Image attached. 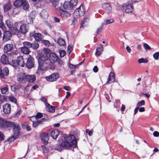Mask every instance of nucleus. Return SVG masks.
<instances>
[{
  "mask_svg": "<svg viewBox=\"0 0 159 159\" xmlns=\"http://www.w3.org/2000/svg\"><path fill=\"white\" fill-rule=\"evenodd\" d=\"M26 75L21 73L18 74L17 76V80L20 83H24L25 82Z\"/></svg>",
  "mask_w": 159,
  "mask_h": 159,
  "instance_id": "nucleus-12",
  "label": "nucleus"
},
{
  "mask_svg": "<svg viewBox=\"0 0 159 159\" xmlns=\"http://www.w3.org/2000/svg\"><path fill=\"white\" fill-rule=\"evenodd\" d=\"M55 107L54 106H51L50 107V106H47V107H46V110L48 111L53 113L55 111Z\"/></svg>",
  "mask_w": 159,
  "mask_h": 159,
  "instance_id": "nucleus-33",
  "label": "nucleus"
},
{
  "mask_svg": "<svg viewBox=\"0 0 159 159\" xmlns=\"http://www.w3.org/2000/svg\"><path fill=\"white\" fill-rule=\"evenodd\" d=\"M23 8L25 10H27L29 7V5L26 0H25V1L23 2Z\"/></svg>",
  "mask_w": 159,
  "mask_h": 159,
  "instance_id": "nucleus-35",
  "label": "nucleus"
},
{
  "mask_svg": "<svg viewBox=\"0 0 159 159\" xmlns=\"http://www.w3.org/2000/svg\"><path fill=\"white\" fill-rule=\"evenodd\" d=\"M58 0H51V2L53 5L55 7L57 6L58 4Z\"/></svg>",
  "mask_w": 159,
  "mask_h": 159,
  "instance_id": "nucleus-52",
  "label": "nucleus"
},
{
  "mask_svg": "<svg viewBox=\"0 0 159 159\" xmlns=\"http://www.w3.org/2000/svg\"><path fill=\"white\" fill-rule=\"evenodd\" d=\"M36 80V77L34 75H26L25 80L30 83L33 82Z\"/></svg>",
  "mask_w": 159,
  "mask_h": 159,
  "instance_id": "nucleus-21",
  "label": "nucleus"
},
{
  "mask_svg": "<svg viewBox=\"0 0 159 159\" xmlns=\"http://www.w3.org/2000/svg\"><path fill=\"white\" fill-rule=\"evenodd\" d=\"M51 50L48 48H45L43 50L44 54H46V55H48V54L49 55L50 53Z\"/></svg>",
  "mask_w": 159,
  "mask_h": 159,
  "instance_id": "nucleus-48",
  "label": "nucleus"
},
{
  "mask_svg": "<svg viewBox=\"0 0 159 159\" xmlns=\"http://www.w3.org/2000/svg\"><path fill=\"white\" fill-rule=\"evenodd\" d=\"M35 116L36 119L40 118L43 117V114L41 113H38Z\"/></svg>",
  "mask_w": 159,
  "mask_h": 159,
  "instance_id": "nucleus-56",
  "label": "nucleus"
},
{
  "mask_svg": "<svg viewBox=\"0 0 159 159\" xmlns=\"http://www.w3.org/2000/svg\"><path fill=\"white\" fill-rule=\"evenodd\" d=\"M89 18L87 17H84L83 20L82 21L81 26H83L84 24L89 20Z\"/></svg>",
  "mask_w": 159,
  "mask_h": 159,
  "instance_id": "nucleus-46",
  "label": "nucleus"
},
{
  "mask_svg": "<svg viewBox=\"0 0 159 159\" xmlns=\"http://www.w3.org/2000/svg\"><path fill=\"white\" fill-rule=\"evenodd\" d=\"M9 70L7 67H5L3 69V73H4V76H7L9 74Z\"/></svg>",
  "mask_w": 159,
  "mask_h": 159,
  "instance_id": "nucleus-42",
  "label": "nucleus"
},
{
  "mask_svg": "<svg viewBox=\"0 0 159 159\" xmlns=\"http://www.w3.org/2000/svg\"><path fill=\"white\" fill-rule=\"evenodd\" d=\"M21 50L22 52L25 54H28L30 52L28 48H26L24 46L21 47Z\"/></svg>",
  "mask_w": 159,
  "mask_h": 159,
  "instance_id": "nucleus-32",
  "label": "nucleus"
},
{
  "mask_svg": "<svg viewBox=\"0 0 159 159\" xmlns=\"http://www.w3.org/2000/svg\"><path fill=\"white\" fill-rule=\"evenodd\" d=\"M48 65L46 62H39L38 69L42 70H44L48 67Z\"/></svg>",
  "mask_w": 159,
  "mask_h": 159,
  "instance_id": "nucleus-22",
  "label": "nucleus"
},
{
  "mask_svg": "<svg viewBox=\"0 0 159 159\" xmlns=\"http://www.w3.org/2000/svg\"><path fill=\"white\" fill-rule=\"evenodd\" d=\"M3 112L5 114H8L11 112V106L8 103L4 104L2 107Z\"/></svg>",
  "mask_w": 159,
  "mask_h": 159,
  "instance_id": "nucleus-14",
  "label": "nucleus"
},
{
  "mask_svg": "<svg viewBox=\"0 0 159 159\" xmlns=\"http://www.w3.org/2000/svg\"><path fill=\"white\" fill-rule=\"evenodd\" d=\"M4 137L3 134L0 131V138L1 140H3L4 139Z\"/></svg>",
  "mask_w": 159,
  "mask_h": 159,
  "instance_id": "nucleus-60",
  "label": "nucleus"
},
{
  "mask_svg": "<svg viewBox=\"0 0 159 159\" xmlns=\"http://www.w3.org/2000/svg\"><path fill=\"white\" fill-rule=\"evenodd\" d=\"M114 22V20L113 19H110V20H105L103 24L107 25L113 23Z\"/></svg>",
  "mask_w": 159,
  "mask_h": 159,
  "instance_id": "nucleus-39",
  "label": "nucleus"
},
{
  "mask_svg": "<svg viewBox=\"0 0 159 159\" xmlns=\"http://www.w3.org/2000/svg\"><path fill=\"white\" fill-rule=\"evenodd\" d=\"M159 57V52H157L154 53L153 55V57L156 60H157Z\"/></svg>",
  "mask_w": 159,
  "mask_h": 159,
  "instance_id": "nucleus-49",
  "label": "nucleus"
},
{
  "mask_svg": "<svg viewBox=\"0 0 159 159\" xmlns=\"http://www.w3.org/2000/svg\"><path fill=\"white\" fill-rule=\"evenodd\" d=\"M28 20L29 21H28V20H27V22L28 23H32L33 20V18L30 17H28Z\"/></svg>",
  "mask_w": 159,
  "mask_h": 159,
  "instance_id": "nucleus-61",
  "label": "nucleus"
},
{
  "mask_svg": "<svg viewBox=\"0 0 159 159\" xmlns=\"http://www.w3.org/2000/svg\"><path fill=\"white\" fill-rule=\"evenodd\" d=\"M59 54L60 57H63L66 55V53L64 50H61L59 51Z\"/></svg>",
  "mask_w": 159,
  "mask_h": 159,
  "instance_id": "nucleus-54",
  "label": "nucleus"
},
{
  "mask_svg": "<svg viewBox=\"0 0 159 159\" xmlns=\"http://www.w3.org/2000/svg\"><path fill=\"white\" fill-rule=\"evenodd\" d=\"M2 16L0 14V27H2L3 26V23L2 20Z\"/></svg>",
  "mask_w": 159,
  "mask_h": 159,
  "instance_id": "nucleus-59",
  "label": "nucleus"
},
{
  "mask_svg": "<svg viewBox=\"0 0 159 159\" xmlns=\"http://www.w3.org/2000/svg\"><path fill=\"white\" fill-rule=\"evenodd\" d=\"M34 58L31 56H29V57L27 59L26 64V66L28 69H30L34 66Z\"/></svg>",
  "mask_w": 159,
  "mask_h": 159,
  "instance_id": "nucleus-5",
  "label": "nucleus"
},
{
  "mask_svg": "<svg viewBox=\"0 0 159 159\" xmlns=\"http://www.w3.org/2000/svg\"><path fill=\"white\" fill-rule=\"evenodd\" d=\"M78 0H70V2L74 7L78 3Z\"/></svg>",
  "mask_w": 159,
  "mask_h": 159,
  "instance_id": "nucleus-45",
  "label": "nucleus"
},
{
  "mask_svg": "<svg viewBox=\"0 0 159 159\" xmlns=\"http://www.w3.org/2000/svg\"><path fill=\"white\" fill-rule=\"evenodd\" d=\"M13 48L12 44H7L4 46V50L5 52L7 53L11 51Z\"/></svg>",
  "mask_w": 159,
  "mask_h": 159,
  "instance_id": "nucleus-25",
  "label": "nucleus"
},
{
  "mask_svg": "<svg viewBox=\"0 0 159 159\" xmlns=\"http://www.w3.org/2000/svg\"><path fill=\"white\" fill-rule=\"evenodd\" d=\"M50 135L53 139H56L59 135V132L57 130H52L50 132Z\"/></svg>",
  "mask_w": 159,
  "mask_h": 159,
  "instance_id": "nucleus-23",
  "label": "nucleus"
},
{
  "mask_svg": "<svg viewBox=\"0 0 159 159\" xmlns=\"http://www.w3.org/2000/svg\"><path fill=\"white\" fill-rule=\"evenodd\" d=\"M72 47L73 46L72 45H69L68 47V52H69V53L70 54L72 50Z\"/></svg>",
  "mask_w": 159,
  "mask_h": 159,
  "instance_id": "nucleus-58",
  "label": "nucleus"
},
{
  "mask_svg": "<svg viewBox=\"0 0 159 159\" xmlns=\"http://www.w3.org/2000/svg\"><path fill=\"white\" fill-rule=\"evenodd\" d=\"M10 64L14 67H17L18 66L16 60H12L10 62Z\"/></svg>",
  "mask_w": 159,
  "mask_h": 159,
  "instance_id": "nucleus-40",
  "label": "nucleus"
},
{
  "mask_svg": "<svg viewBox=\"0 0 159 159\" xmlns=\"http://www.w3.org/2000/svg\"><path fill=\"white\" fill-rule=\"evenodd\" d=\"M10 121H6L2 118H0V126L2 128H7L8 127L9 125L11 124Z\"/></svg>",
  "mask_w": 159,
  "mask_h": 159,
  "instance_id": "nucleus-9",
  "label": "nucleus"
},
{
  "mask_svg": "<svg viewBox=\"0 0 159 159\" xmlns=\"http://www.w3.org/2000/svg\"><path fill=\"white\" fill-rule=\"evenodd\" d=\"M24 46L26 48H31L32 43L29 42H25L23 43Z\"/></svg>",
  "mask_w": 159,
  "mask_h": 159,
  "instance_id": "nucleus-38",
  "label": "nucleus"
},
{
  "mask_svg": "<svg viewBox=\"0 0 159 159\" xmlns=\"http://www.w3.org/2000/svg\"><path fill=\"white\" fill-rule=\"evenodd\" d=\"M102 7L107 13H109L111 11L112 7L111 5L109 3H106L103 4Z\"/></svg>",
  "mask_w": 159,
  "mask_h": 159,
  "instance_id": "nucleus-17",
  "label": "nucleus"
},
{
  "mask_svg": "<svg viewBox=\"0 0 159 159\" xmlns=\"http://www.w3.org/2000/svg\"><path fill=\"white\" fill-rule=\"evenodd\" d=\"M38 59L39 60L42 61L43 62H45L48 59V57L47 55L46 54H44L43 53H40L38 56Z\"/></svg>",
  "mask_w": 159,
  "mask_h": 159,
  "instance_id": "nucleus-18",
  "label": "nucleus"
},
{
  "mask_svg": "<svg viewBox=\"0 0 159 159\" xmlns=\"http://www.w3.org/2000/svg\"><path fill=\"white\" fill-rule=\"evenodd\" d=\"M30 37H33L35 40L38 41H41L42 39V35L40 33H34V32H32L30 34Z\"/></svg>",
  "mask_w": 159,
  "mask_h": 159,
  "instance_id": "nucleus-8",
  "label": "nucleus"
},
{
  "mask_svg": "<svg viewBox=\"0 0 159 159\" xmlns=\"http://www.w3.org/2000/svg\"><path fill=\"white\" fill-rule=\"evenodd\" d=\"M44 119L43 118L42 119L40 120H34V121H33V125L34 127H36L38 126V125L44 121Z\"/></svg>",
  "mask_w": 159,
  "mask_h": 159,
  "instance_id": "nucleus-30",
  "label": "nucleus"
},
{
  "mask_svg": "<svg viewBox=\"0 0 159 159\" xmlns=\"http://www.w3.org/2000/svg\"><path fill=\"white\" fill-rule=\"evenodd\" d=\"M139 111L140 112H143L145 111V110L144 107H142L139 108Z\"/></svg>",
  "mask_w": 159,
  "mask_h": 159,
  "instance_id": "nucleus-63",
  "label": "nucleus"
},
{
  "mask_svg": "<svg viewBox=\"0 0 159 159\" xmlns=\"http://www.w3.org/2000/svg\"><path fill=\"white\" fill-rule=\"evenodd\" d=\"M11 36L12 34L10 31H5L3 34V40L5 41L8 40L10 39Z\"/></svg>",
  "mask_w": 159,
  "mask_h": 159,
  "instance_id": "nucleus-15",
  "label": "nucleus"
},
{
  "mask_svg": "<svg viewBox=\"0 0 159 159\" xmlns=\"http://www.w3.org/2000/svg\"><path fill=\"white\" fill-rule=\"evenodd\" d=\"M61 144L62 147L66 149L70 148H75L77 146V143L72 144L65 141L62 142Z\"/></svg>",
  "mask_w": 159,
  "mask_h": 159,
  "instance_id": "nucleus-7",
  "label": "nucleus"
},
{
  "mask_svg": "<svg viewBox=\"0 0 159 159\" xmlns=\"http://www.w3.org/2000/svg\"><path fill=\"white\" fill-rule=\"evenodd\" d=\"M39 44L38 43H32L31 48L34 49H36L39 47Z\"/></svg>",
  "mask_w": 159,
  "mask_h": 159,
  "instance_id": "nucleus-41",
  "label": "nucleus"
},
{
  "mask_svg": "<svg viewBox=\"0 0 159 159\" xmlns=\"http://www.w3.org/2000/svg\"><path fill=\"white\" fill-rule=\"evenodd\" d=\"M64 8L68 10H71L74 7L72 5L70 2L68 1H66L63 4Z\"/></svg>",
  "mask_w": 159,
  "mask_h": 159,
  "instance_id": "nucleus-16",
  "label": "nucleus"
},
{
  "mask_svg": "<svg viewBox=\"0 0 159 159\" xmlns=\"http://www.w3.org/2000/svg\"><path fill=\"white\" fill-rule=\"evenodd\" d=\"M16 60L17 62V63H18V66H19L22 67H24L25 64L23 61V58L22 57H18L17 58Z\"/></svg>",
  "mask_w": 159,
  "mask_h": 159,
  "instance_id": "nucleus-24",
  "label": "nucleus"
},
{
  "mask_svg": "<svg viewBox=\"0 0 159 159\" xmlns=\"http://www.w3.org/2000/svg\"><path fill=\"white\" fill-rule=\"evenodd\" d=\"M40 15L41 17L47 19L48 16V12L45 10H43L40 13Z\"/></svg>",
  "mask_w": 159,
  "mask_h": 159,
  "instance_id": "nucleus-31",
  "label": "nucleus"
},
{
  "mask_svg": "<svg viewBox=\"0 0 159 159\" xmlns=\"http://www.w3.org/2000/svg\"><path fill=\"white\" fill-rule=\"evenodd\" d=\"M153 135L154 136L157 137L159 136V133L157 131H155L153 133Z\"/></svg>",
  "mask_w": 159,
  "mask_h": 159,
  "instance_id": "nucleus-62",
  "label": "nucleus"
},
{
  "mask_svg": "<svg viewBox=\"0 0 159 159\" xmlns=\"http://www.w3.org/2000/svg\"><path fill=\"white\" fill-rule=\"evenodd\" d=\"M8 86L4 87L1 89V91L2 93L5 94L8 91Z\"/></svg>",
  "mask_w": 159,
  "mask_h": 159,
  "instance_id": "nucleus-37",
  "label": "nucleus"
},
{
  "mask_svg": "<svg viewBox=\"0 0 159 159\" xmlns=\"http://www.w3.org/2000/svg\"><path fill=\"white\" fill-rule=\"evenodd\" d=\"M103 25L102 24L100 27H99L98 29L96 32V35H97L99 32L101 31L103 28Z\"/></svg>",
  "mask_w": 159,
  "mask_h": 159,
  "instance_id": "nucleus-55",
  "label": "nucleus"
},
{
  "mask_svg": "<svg viewBox=\"0 0 159 159\" xmlns=\"http://www.w3.org/2000/svg\"><path fill=\"white\" fill-rule=\"evenodd\" d=\"M11 7V5L10 2H8L5 4L3 6L4 11L5 12H7L10 10Z\"/></svg>",
  "mask_w": 159,
  "mask_h": 159,
  "instance_id": "nucleus-28",
  "label": "nucleus"
},
{
  "mask_svg": "<svg viewBox=\"0 0 159 159\" xmlns=\"http://www.w3.org/2000/svg\"><path fill=\"white\" fill-rule=\"evenodd\" d=\"M11 124L8 127L13 128L14 135L11 138H9V140L10 141H13L19 136L20 127L17 123L12 121H11Z\"/></svg>",
  "mask_w": 159,
  "mask_h": 159,
  "instance_id": "nucleus-1",
  "label": "nucleus"
},
{
  "mask_svg": "<svg viewBox=\"0 0 159 159\" xmlns=\"http://www.w3.org/2000/svg\"><path fill=\"white\" fill-rule=\"evenodd\" d=\"M59 77V75L57 73H54L51 75L45 77L46 80L49 82H53L56 81Z\"/></svg>",
  "mask_w": 159,
  "mask_h": 159,
  "instance_id": "nucleus-3",
  "label": "nucleus"
},
{
  "mask_svg": "<svg viewBox=\"0 0 159 159\" xmlns=\"http://www.w3.org/2000/svg\"><path fill=\"white\" fill-rule=\"evenodd\" d=\"M8 99L10 101H11L12 102H13L15 103H16V99L14 97H13V96L9 97L8 98Z\"/></svg>",
  "mask_w": 159,
  "mask_h": 159,
  "instance_id": "nucleus-47",
  "label": "nucleus"
},
{
  "mask_svg": "<svg viewBox=\"0 0 159 159\" xmlns=\"http://www.w3.org/2000/svg\"><path fill=\"white\" fill-rule=\"evenodd\" d=\"M41 139L43 143L47 145L48 143V134L47 132L42 133L41 135Z\"/></svg>",
  "mask_w": 159,
  "mask_h": 159,
  "instance_id": "nucleus-10",
  "label": "nucleus"
},
{
  "mask_svg": "<svg viewBox=\"0 0 159 159\" xmlns=\"http://www.w3.org/2000/svg\"><path fill=\"white\" fill-rule=\"evenodd\" d=\"M41 100L43 102H44L46 106H49L50 104L48 103L47 102V99L46 98L44 97H42L41 98Z\"/></svg>",
  "mask_w": 159,
  "mask_h": 159,
  "instance_id": "nucleus-51",
  "label": "nucleus"
},
{
  "mask_svg": "<svg viewBox=\"0 0 159 159\" xmlns=\"http://www.w3.org/2000/svg\"><path fill=\"white\" fill-rule=\"evenodd\" d=\"M29 125V124L28 122H24L22 124V127L23 129H25L26 127Z\"/></svg>",
  "mask_w": 159,
  "mask_h": 159,
  "instance_id": "nucleus-53",
  "label": "nucleus"
},
{
  "mask_svg": "<svg viewBox=\"0 0 159 159\" xmlns=\"http://www.w3.org/2000/svg\"><path fill=\"white\" fill-rule=\"evenodd\" d=\"M74 136L73 135H70L67 137H64V141L68 142L73 144L77 143L74 140Z\"/></svg>",
  "mask_w": 159,
  "mask_h": 159,
  "instance_id": "nucleus-13",
  "label": "nucleus"
},
{
  "mask_svg": "<svg viewBox=\"0 0 159 159\" xmlns=\"http://www.w3.org/2000/svg\"><path fill=\"white\" fill-rule=\"evenodd\" d=\"M27 31V29L25 24H22L21 25L19 30V32L22 34H25Z\"/></svg>",
  "mask_w": 159,
  "mask_h": 159,
  "instance_id": "nucleus-20",
  "label": "nucleus"
},
{
  "mask_svg": "<svg viewBox=\"0 0 159 159\" xmlns=\"http://www.w3.org/2000/svg\"><path fill=\"white\" fill-rule=\"evenodd\" d=\"M0 77L2 78H4V73H3L2 68L0 66Z\"/></svg>",
  "mask_w": 159,
  "mask_h": 159,
  "instance_id": "nucleus-57",
  "label": "nucleus"
},
{
  "mask_svg": "<svg viewBox=\"0 0 159 159\" xmlns=\"http://www.w3.org/2000/svg\"><path fill=\"white\" fill-rule=\"evenodd\" d=\"M101 47L98 48H96L95 55L96 57L99 56L103 50L104 48L101 44H100Z\"/></svg>",
  "mask_w": 159,
  "mask_h": 159,
  "instance_id": "nucleus-26",
  "label": "nucleus"
},
{
  "mask_svg": "<svg viewBox=\"0 0 159 159\" xmlns=\"http://www.w3.org/2000/svg\"><path fill=\"white\" fill-rule=\"evenodd\" d=\"M143 47L145 50H150L151 49V48L146 43H143Z\"/></svg>",
  "mask_w": 159,
  "mask_h": 159,
  "instance_id": "nucleus-50",
  "label": "nucleus"
},
{
  "mask_svg": "<svg viewBox=\"0 0 159 159\" xmlns=\"http://www.w3.org/2000/svg\"><path fill=\"white\" fill-rule=\"evenodd\" d=\"M0 61L2 63L4 64L9 63L8 57L5 55H3L1 56Z\"/></svg>",
  "mask_w": 159,
  "mask_h": 159,
  "instance_id": "nucleus-27",
  "label": "nucleus"
},
{
  "mask_svg": "<svg viewBox=\"0 0 159 159\" xmlns=\"http://www.w3.org/2000/svg\"><path fill=\"white\" fill-rule=\"evenodd\" d=\"M148 60L146 58H142L138 60V62L139 63H146L148 62Z\"/></svg>",
  "mask_w": 159,
  "mask_h": 159,
  "instance_id": "nucleus-36",
  "label": "nucleus"
},
{
  "mask_svg": "<svg viewBox=\"0 0 159 159\" xmlns=\"http://www.w3.org/2000/svg\"><path fill=\"white\" fill-rule=\"evenodd\" d=\"M93 71L95 72H97L98 71V68L97 66H95L93 68Z\"/></svg>",
  "mask_w": 159,
  "mask_h": 159,
  "instance_id": "nucleus-64",
  "label": "nucleus"
},
{
  "mask_svg": "<svg viewBox=\"0 0 159 159\" xmlns=\"http://www.w3.org/2000/svg\"><path fill=\"white\" fill-rule=\"evenodd\" d=\"M57 43L61 46H64L65 45V43L64 39L61 38L58 39Z\"/></svg>",
  "mask_w": 159,
  "mask_h": 159,
  "instance_id": "nucleus-34",
  "label": "nucleus"
},
{
  "mask_svg": "<svg viewBox=\"0 0 159 159\" xmlns=\"http://www.w3.org/2000/svg\"><path fill=\"white\" fill-rule=\"evenodd\" d=\"M123 10L126 13L131 12L133 10V6L129 3L124 4L123 6Z\"/></svg>",
  "mask_w": 159,
  "mask_h": 159,
  "instance_id": "nucleus-4",
  "label": "nucleus"
},
{
  "mask_svg": "<svg viewBox=\"0 0 159 159\" xmlns=\"http://www.w3.org/2000/svg\"><path fill=\"white\" fill-rule=\"evenodd\" d=\"M25 0H16L13 3V5L17 7H20L23 5V2Z\"/></svg>",
  "mask_w": 159,
  "mask_h": 159,
  "instance_id": "nucleus-29",
  "label": "nucleus"
},
{
  "mask_svg": "<svg viewBox=\"0 0 159 159\" xmlns=\"http://www.w3.org/2000/svg\"><path fill=\"white\" fill-rule=\"evenodd\" d=\"M57 7L58 8L56 7V8L59 10V11L60 13V16L61 17L63 18H67L70 17L71 16V13L69 12L64 10L58 8H60L59 7Z\"/></svg>",
  "mask_w": 159,
  "mask_h": 159,
  "instance_id": "nucleus-6",
  "label": "nucleus"
},
{
  "mask_svg": "<svg viewBox=\"0 0 159 159\" xmlns=\"http://www.w3.org/2000/svg\"><path fill=\"white\" fill-rule=\"evenodd\" d=\"M85 13V10L83 5L81 4L80 7L74 11L73 15V18L77 19L80 16H83Z\"/></svg>",
  "mask_w": 159,
  "mask_h": 159,
  "instance_id": "nucleus-2",
  "label": "nucleus"
},
{
  "mask_svg": "<svg viewBox=\"0 0 159 159\" xmlns=\"http://www.w3.org/2000/svg\"><path fill=\"white\" fill-rule=\"evenodd\" d=\"M58 57L56 54L52 53L49 54V60L51 63H54L57 61Z\"/></svg>",
  "mask_w": 159,
  "mask_h": 159,
  "instance_id": "nucleus-11",
  "label": "nucleus"
},
{
  "mask_svg": "<svg viewBox=\"0 0 159 159\" xmlns=\"http://www.w3.org/2000/svg\"><path fill=\"white\" fill-rule=\"evenodd\" d=\"M115 75L113 72H111L108 76V80L106 82V84H109L112 82H113L115 81Z\"/></svg>",
  "mask_w": 159,
  "mask_h": 159,
  "instance_id": "nucleus-19",
  "label": "nucleus"
},
{
  "mask_svg": "<svg viewBox=\"0 0 159 159\" xmlns=\"http://www.w3.org/2000/svg\"><path fill=\"white\" fill-rule=\"evenodd\" d=\"M145 101L143 100H142L138 102L137 104V107L139 108V107L144 105H145Z\"/></svg>",
  "mask_w": 159,
  "mask_h": 159,
  "instance_id": "nucleus-43",
  "label": "nucleus"
},
{
  "mask_svg": "<svg viewBox=\"0 0 159 159\" xmlns=\"http://www.w3.org/2000/svg\"><path fill=\"white\" fill-rule=\"evenodd\" d=\"M6 24L9 28H12V23L9 20H7L6 22Z\"/></svg>",
  "mask_w": 159,
  "mask_h": 159,
  "instance_id": "nucleus-44",
  "label": "nucleus"
}]
</instances>
